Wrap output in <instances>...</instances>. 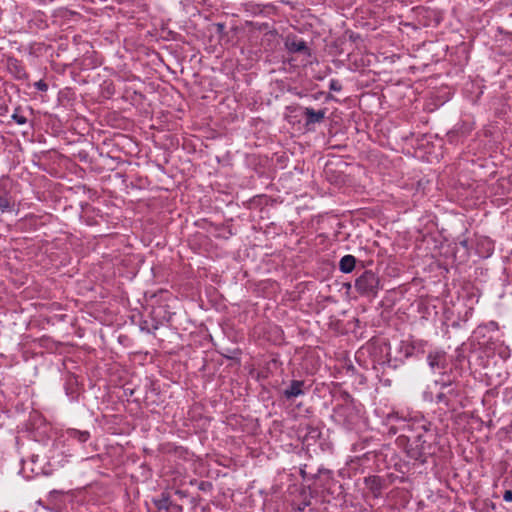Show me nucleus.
<instances>
[{
  "label": "nucleus",
  "mask_w": 512,
  "mask_h": 512,
  "mask_svg": "<svg viewBox=\"0 0 512 512\" xmlns=\"http://www.w3.org/2000/svg\"><path fill=\"white\" fill-rule=\"evenodd\" d=\"M413 443L409 446V437L400 435L397 438L399 445H406V454L410 459L424 464L427 462L428 457L434 455L437 451L438 433L426 432L425 435L413 436Z\"/></svg>",
  "instance_id": "obj_1"
},
{
  "label": "nucleus",
  "mask_w": 512,
  "mask_h": 512,
  "mask_svg": "<svg viewBox=\"0 0 512 512\" xmlns=\"http://www.w3.org/2000/svg\"><path fill=\"white\" fill-rule=\"evenodd\" d=\"M397 419L401 422V428L414 433V436L425 435L426 432H437L436 428L430 421L423 416H414L407 418L399 412H391L387 414V420Z\"/></svg>",
  "instance_id": "obj_2"
},
{
  "label": "nucleus",
  "mask_w": 512,
  "mask_h": 512,
  "mask_svg": "<svg viewBox=\"0 0 512 512\" xmlns=\"http://www.w3.org/2000/svg\"><path fill=\"white\" fill-rule=\"evenodd\" d=\"M435 385L439 386V392L436 395V403L449 407L451 402L459 395L457 384L451 380L444 381L441 379L436 380Z\"/></svg>",
  "instance_id": "obj_3"
},
{
  "label": "nucleus",
  "mask_w": 512,
  "mask_h": 512,
  "mask_svg": "<svg viewBox=\"0 0 512 512\" xmlns=\"http://www.w3.org/2000/svg\"><path fill=\"white\" fill-rule=\"evenodd\" d=\"M355 287L362 295L376 294L379 288V278L371 270H366L356 279Z\"/></svg>",
  "instance_id": "obj_4"
},
{
  "label": "nucleus",
  "mask_w": 512,
  "mask_h": 512,
  "mask_svg": "<svg viewBox=\"0 0 512 512\" xmlns=\"http://www.w3.org/2000/svg\"><path fill=\"white\" fill-rule=\"evenodd\" d=\"M20 473L26 479H32L39 475H50L52 472L39 463V456L32 455L30 459L22 461Z\"/></svg>",
  "instance_id": "obj_5"
},
{
  "label": "nucleus",
  "mask_w": 512,
  "mask_h": 512,
  "mask_svg": "<svg viewBox=\"0 0 512 512\" xmlns=\"http://www.w3.org/2000/svg\"><path fill=\"white\" fill-rule=\"evenodd\" d=\"M309 389L303 380H292L290 384L282 391L283 397L288 400H294L297 397L304 396Z\"/></svg>",
  "instance_id": "obj_6"
},
{
  "label": "nucleus",
  "mask_w": 512,
  "mask_h": 512,
  "mask_svg": "<svg viewBox=\"0 0 512 512\" xmlns=\"http://www.w3.org/2000/svg\"><path fill=\"white\" fill-rule=\"evenodd\" d=\"M364 484L375 498H379L381 496L382 490L385 488L384 479L377 475L365 477Z\"/></svg>",
  "instance_id": "obj_7"
},
{
  "label": "nucleus",
  "mask_w": 512,
  "mask_h": 512,
  "mask_svg": "<svg viewBox=\"0 0 512 512\" xmlns=\"http://www.w3.org/2000/svg\"><path fill=\"white\" fill-rule=\"evenodd\" d=\"M285 47L290 53H304L310 55V49L303 39L297 37H287Z\"/></svg>",
  "instance_id": "obj_8"
},
{
  "label": "nucleus",
  "mask_w": 512,
  "mask_h": 512,
  "mask_svg": "<svg viewBox=\"0 0 512 512\" xmlns=\"http://www.w3.org/2000/svg\"><path fill=\"white\" fill-rule=\"evenodd\" d=\"M303 115L305 117V126L309 129L311 125L321 123L325 119L326 110L315 111L311 107H306L304 108Z\"/></svg>",
  "instance_id": "obj_9"
},
{
  "label": "nucleus",
  "mask_w": 512,
  "mask_h": 512,
  "mask_svg": "<svg viewBox=\"0 0 512 512\" xmlns=\"http://www.w3.org/2000/svg\"><path fill=\"white\" fill-rule=\"evenodd\" d=\"M427 362L431 369H444L446 366V353L442 350L430 351Z\"/></svg>",
  "instance_id": "obj_10"
},
{
  "label": "nucleus",
  "mask_w": 512,
  "mask_h": 512,
  "mask_svg": "<svg viewBox=\"0 0 512 512\" xmlns=\"http://www.w3.org/2000/svg\"><path fill=\"white\" fill-rule=\"evenodd\" d=\"M493 253V243L490 239L483 238L477 242L475 254L478 256H492Z\"/></svg>",
  "instance_id": "obj_11"
},
{
  "label": "nucleus",
  "mask_w": 512,
  "mask_h": 512,
  "mask_svg": "<svg viewBox=\"0 0 512 512\" xmlns=\"http://www.w3.org/2000/svg\"><path fill=\"white\" fill-rule=\"evenodd\" d=\"M9 72L18 80H25L28 74L24 66L18 60H11L8 64Z\"/></svg>",
  "instance_id": "obj_12"
},
{
  "label": "nucleus",
  "mask_w": 512,
  "mask_h": 512,
  "mask_svg": "<svg viewBox=\"0 0 512 512\" xmlns=\"http://www.w3.org/2000/svg\"><path fill=\"white\" fill-rule=\"evenodd\" d=\"M152 502L158 510L169 511L172 506L170 495L166 492L161 493V495L157 498H153Z\"/></svg>",
  "instance_id": "obj_13"
},
{
  "label": "nucleus",
  "mask_w": 512,
  "mask_h": 512,
  "mask_svg": "<svg viewBox=\"0 0 512 512\" xmlns=\"http://www.w3.org/2000/svg\"><path fill=\"white\" fill-rule=\"evenodd\" d=\"M12 207L13 204L9 193L0 187V213L8 212Z\"/></svg>",
  "instance_id": "obj_14"
},
{
  "label": "nucleus",
  "mask_w": 512,
  "mask_h": 512,
  "mask_svg": "<svg viewBox=\"0 0 512 512\" xmlns=\"http://www.w3.org/2000/svg\"><path fill=\"white\" fill-rule=\"evenodd\" d=\"M68 435L71 439L77 440L80 443H85L90 438V433L88 431H81L77 429L68 430Z\"/></svg>",
  "instance_id": "obj_15"
},
{
  "label": "nucleus",
  "mask_w": 512,
  "mask_h": 512,
  "mask_svg": "<svg viewBox=\"0 0 512 512\" xmlns=\"http://www.w3.org/2000/svg\"><path fill=\"white\" fill-rule=\"evenodd\" d=\"M356 267V258H341L340 270L343 273H350Z\"/></svg>",
  "instance_id": "obj_16"
},
{
  "label": "nucleus",
  "mask_w": 512,
  "mask_h": 512,
  "mask_svg": "<svg viewBox=\"0 0 512 512\" xmlns=\"http://www.w3.org/2000/svg\"><path fill=\"white\" fill-rule=\"evenodd\" d=\"M469 244H473L472 241H468L466 239L464 240H461L457 246H456V251L455 253H462V254H467V256H470L472 254V251L469 250Z\"/></svg>",
  "instance_id": "obj_17"
},
{
  "label": "nucleus",
  "mask_w": 512,
  "mask_h": 512,
  "mask_svg": "<svg viewBox=\"0 0 512 512\" xmlns=\"http://www.w3.org/2000/svg\"><path fill=\"white\" fill-rule=\"evenodd\" d=\"M412 343V349L415 350L416 354L419 356V355H423L426 351V346H427V342L424 341V340H412L411 341Z\"/></svg>",
  "instance_id": "obj_18"
},
{
  "label": "nucleus",
  "mask_w": 512,
  "mask_h": 512,
  "mask_svg": "<svg viewBox=\"0 0 512 512\" xmlns=\"http://www.w3.org/2000/svg\"><path fill=\"white\" fill-rule=\"evenodd\" d=\"M76 383H77V381L74 376L69 375L67 377L66 383H65V390H66V394L68 396H70L71 398H74L73 387L76 385Z\"/></svg>",
  "instance_id": "obj_19"
},
{
  "label": "nucleus",
  "mask_w": 512,
  "mask_h": 512,
  "mask_svg": "<svg viewBox=\"0 0 512 512\" xmlns=\"http://www.w3.org/2000/svg\"><path fill=\"white\" fill-rule=\"evenodd\" d=\"M306 431H307L306 435H305L306 440H308L309 438L316 440L321 434V431L318 428L313 427L311 425L306 426Z\"/></svg>",
  "instance_id": "obj_20"
},
{
  "label": "nucleus",
  "mask_w": 512,
  "mask_h": 512,
  "mask_svg": "<svg viewBox=\"0 0 512 512\" xmlns=\"http://www.w3.org/2000/svg\"><path fill=\"white\" fill-rule=\"evenodd\" d=\"M386 422H387V424H391V426L389 428V433L396 434L398 431H404L401 428V422L398 421L397 419H393V420H390V421H388L386 419Z\"/></svg>",
  "instance_id": "obj_21"
},
{
  "label": "nucleus",
  "mask_w": 512,
  "mask_h": 512,
  "mask_svg": "<svg viewBox=\"0 0 512 512\" xmlns=\"http://www.w3.org/2000/svg\"><path fill=\"white\" fill-rule=\"evenodd\" d=\"M329 89L331 91L340 92L342 90V84L337 79H331L329 81Z\"/></svg>",
  "instance_id": "obj_22"
},
{
  "label": "nucleus",
  "mask_w": 512,
  "mask_h": 512,
  "mask_svg": "<svg viewBox=\"0 0 512 512\" xmlns=\"http://www.w3.org/2000/svg\"><path fill=\"white\" fill-rule=\"evenodd\" d=\"M11 118L19 125H24L27 123L26 117L17 112H14Z\"/></svg>",
  "instance_id": "obj_23"
},
{
  "label": "nucleus",
  "mask_w": 512,
  "mask_h": 512,
  "mask_svg": "<svg viewBox=\"0 0 512 512\" xmlns=\"http://www.w3.org/2000/svg\"><path fill=\"white\" fill-rule=\"evenodd\" d=\"M34 87L39 90V91H42V92H46L48 90V85L45 81L43 80H39L37 82L34 83Z\"/></svg>",
  "instance_id": "obj_24"
},
{
  "label": "nucleus",
  "mask_w": 512,
  "mask_h": 512,
  "mask_svg": "<svg viewBox=\"0 0 512 512\" xmlns=\"http://www.w3.org/2000/svg\"><path fill=\"white\" fill-rule=\"evenodd\" d=\"M212 488V484L208 481H201L198 485V489L202 491H208Z\"/></svg>",
  "instance_id": "obj_25"
},
{
  "label": "nucleus",
  "mask_w": 512,
  "mask_h": 512,
  "mask_svg": "<svg viewBox=\"0 0 512 512\" xmlns=\"http://www.w3.org/2000/svg\"><path fill=\"white\" fill-rule=\"evenodd\" d=\"M405 356L406 357L418 356L416 354L415 350L412 349V343L411 342H410V344L405 349Z\"/></svg>",
  "instance_id": "obj_26"
},
{
  "label": "nucleus",
  "mask_w": 512,
  "mask_h": 512,
  "mask_svg": "<svg viewBox=\"0 0 512 512\" xmlns=\"http://www.w3.org/2000/svg\"><path fill=\"white\" fill-rule=\"evenodd\" d=\"M503 499L506 502H512V491L511 490H506L504 492V494H503Z\"/></svg>",
  "instance_id": "obj_27"
},
{
  "label": "nucleus",
  "mask_w": 512,
  "mask_h": 512,
  "mask_svg": "<svg viewBox=\"0 0 512 512\" xmlns=\"http://www.w3.org/2000/svg\"><path fill=\"white\" fill-rule=\"evenodd\" d=\"M171 509L175 510L176 512H182L183 511V508H182L181 505L173 503V502H172Z\"/></svg>",
  "instance_id": "obj_28"
},
{
  "label": "nucleus",
  "mask_w": 512,
  "mask_h": 512,
  "mask_svg": "<svg viewBox=\"0 0 512 512\" xmlns=\"http://www.w3.org/2000/svg\"><path fill=\"white\" fill-rule=\"evenodd\" d=\"M486 329V326H478L477 329L474 331V334H482L484 330Z\"/></svg>",
  "instance_id": "obj_29"
},
{
  "label": "nucleus",
  "mask_w": 512,
  "mask_h": 512,
  "mask_svg": "<svg viewBox=\"0 0 512 512\" xmlns=\"http://www.w3.org/2000/svg\"><path fill=\"white\" fill-rule=\"evenodd\" d=\"M384 382L385 385H388L390 386L391 385V380L389 379H385V380H382Z\"/></svg>",
  "instance_id": "obj_30"
},
{
  "label": "nucleus",
  "mask_w": 512,
  "mask_h": 512,
  "mask_svg": "<svg viewBox=\"0 0 512 512\" xmlns=\"http://www.w3.org/2000/svg\"><path fill=\"white\" fill-rule=\"evenodd\" d=\"M176 494H178V495H180V496H184V493H183V491H181V490H177V491H176Z\"/></svg>",
  "instance_id": "obj_31"
},
{
  "label": "nucleus",
  "mask_w": 512,
  "mask_h": 512,
  "mask_svg": "<svg viewBox=\"0 0 512 512\" xmlns=\"http://www.w3.org/2000/svg\"><path fill=\"white\" fill-rule=\"evenodd\" d=\"M383 365H384V366H386L387 368H390V367H391L390 362H388V363H386V364H385V363H383Z\"/></svg>",
  "instance_id": "obj_32"
},
{
  "label": "nucleus",
  "mask_w": 512,
  "mask_h": 512,
  "mask_svg": "<svg viewBox=\"0 0 512 512\" xmlns=\"http://www.w3.org/2000/svg\"><path fill=\"white\" fill-rule=\"evenodd\" d=\"M218 28L219 29H223L224 28V24H218Z\"/></svg>",
  "instance_id": "obj_33"
}]
</instances>
